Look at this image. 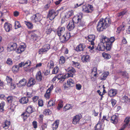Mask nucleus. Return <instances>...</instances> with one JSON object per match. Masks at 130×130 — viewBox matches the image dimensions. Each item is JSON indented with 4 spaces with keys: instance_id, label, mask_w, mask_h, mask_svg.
I'll return each mask as SVG.
<instances>
[{
    "instance_id": "8",
    "label": "nucleus",
    "mask_w": 130,
    "mask_h": 130,
    "mask_svg": "<svg viewBox=\"0 0 130 130\" xmlns=\"http://www.w3.org/2000/svg\"><path fill=\"white\" fill-rule=\"evenodd\" d=\"M75 84L74 81L71 79L68 80L67 84H65L63 85L64 88L66 89L68 87H72L74 86Z\"/></svg>"
},
{
    "instance_id": "48",
    "label": "nucleus",
    "mask_w": 130,
    "mask_h": 130,
    "mask_svg": "<svg viewBox=\"0 0 130 130\" xmlns=\"http://www.w3.org/2000/svg\"><path fill=\"white\" fill-rule=\"evenodd\" d=\"M72 106L70 104H67L64 107V109L65 111L72 109Z\"/></svg>"
},
{
    "instance_id": "40",
    "label": "nucleus",
    "mask_w": 130,
    "mask_h": 130,
    "mask_svg": "<svg viewBox=\"0 0 130 130\" xmlns=\"http://www.w3.org/2000/svg\"><path fill=\"white\" fill-rule=\"evenodd\" d=\"M78 26L83 27L85 25V22L80 19L77 23Z\"/></svg>"
},
{
    "instance_id": "37",
    "label": "nucleus",
    "mask_w": 130,
    "mask_h": 130,
    "mask_svg": "<svg viewBox=\"0 0 130 130\" xmlns=\"http://www.w3.org/2000/svg\"><path fill=\"white\" fill-rule=\"evenodd\" d=\"M82 10L84 12L87 13L91 12L89 9H88L86 5H84L82 7Z\"/></svg>"
},
{
    "instance_id": "26",
    "label": "nucleus",
    "mask_w": 130,
    "mask_h": 130,
    "mask_svg": "<svg viewBox=\"0 0 130 130\" xmlns=\"http://www.w3.org/2000/svg\"><path fill=\"white\" fill-rule=\"evenodd\" d=\"M73 14V11L72 10H70L66 12L64 16V18H68Z\"/></svg>"
},
{
    "instance_id": "28",
    "label": "nucleus",
    "mask_w": 130,
    "mask_h": 130,
    "mask_svg": "<svg viewBox=\"0 0 130 130\" xmlns=\"http://www.w3.org/2000/svg\"><path fill=\"white\" fill-rule=\"evenodd\" d=\"M121 101L123 103H128L130 102V99L127 96L124 95L121 98Z\"/></svg>"
},
{
    "instance_id": "11",
    "label": "nucleus",
    "mask_w": 130,
    "mask_h": 130,
    "mask_svg": "<svg viewBox=\"0 0 130 130\" xmlns=\"http://www.w3.org/2000/svg\"><path fill=\"white\" fill-rule=\"evenodd\" d=\"M31 62L29 60H28L26 61L21 62L19 64V67L21 68L24 67L27 68L31 65Z\"/></svg>"
},
{
    "instance_id": "39",
    "label": "nucleus",
    "mask_w": 130,
    "mask_h": 130,
    "mask_svg": "<svg viewBox=\"0 0 130 130\" xmlns=\"http://www.w3.org/2000/svg\"><path fill=\"white\" fill-rule=\"evenodd\" d=\"M102 56L104 58L107 59H108L111 58V56L110 54L105 53H102Z\"/></svg>"
},
{
    "instance_id": "63",
    "label": "nucleus",
    "mask_w": 130,
    "mask_h": 130,
    "mask_svg": "<svg viewBox=\"0 0 130 130\" xmlns=\"http://www.w3.org/2000/svg\"><path fill=\"white\" fill-rule=\"evenodd\" d=\"M6 62L8 64H11L12 63V61L10 58H8Z\"/></svg>"
},
{
    "instance_id": "58",
    "label": "nucleus",
    "mask_w": 130,
    "mask_h": 130,
    "mask_svg": "<svg viewBox=\"0 0 130 130\" xmlns=\"http://www.w3.org/2000/svg\"><path fill=\"white\" fill-rule=\"evenodd\" d=\"M16 105H15L14 104L12 103L11 105L10 109L12 110V111H14L16 107Z\"/></svg>"
},
{
    "instance_id": "43",
    "label": "nucleus",
    "mask_w": 130,
    "mask_h": 130,
    "mask_svg": "<svg viewBox=\"0 0 130 130\" xmlns=\"http://www.w3.org/2000/svg\"><path fill=\"white\" fill-rule=\"evenodd\" d=\"M65 58L63 56L60 57L59 60V62L60 64H62L65 62Z\"/></svg>"
},
{
    "instance_id": "2",
    "label": "nucleus",
    "mask_w": 130,
    "mask_h": 130,
    "mask_svg": "<svg viewBox=\"0 0 130 130\" xmlns=\"http://www.w3.org/2000/svg\"><path fill=\"white\" fill-rule=\"evenodd\" d=\"M110 23V19L109 18H106L105 19H101L97 25V31L99 32L102 31L109 26Z\"/></svg>"
},
{
    "instance_id": "49",
    "label": "nucleus",
    "mask_w": 130,
    "mask_h": 130,
    "mask_svg": "<svg viewBox=\"0 0 130 130\" xmlns=\"http://www.w3.org/2000/svg\"><path fill=\"white\" fill-rule=\"evenodd\" d=\"M95 130H100L102 129V125L100 123H98L96 125Z\"/></svg>"
},
{
    "instance_id": "36",
    "label": "nucleus",
    "mask_w": 130,
    "mask_h": 130,
    "mask_svg": "<svg viewBox=\"0 0 130 130\" xmlns=\"http://www.w3.org/2000/svg\"><path fill=\"white\" fill-rule=\"evenodd\" d=\"M109 74V73L106 72L102 74L101 76V79L102 80H104L107 78V76Z\"/></svg>"
},
{
    "instance_id": "5",
    "label": "nucleus",
    "mask_w": 130,
    "mask_h": 130,
    "mask_svg": "<svg viewBox=\"0 0 130 130\" xmlns=\"http://www.w3.org/2000/svg\"><path fill=\"white\" fill-rule=\"evenodd\" d=\"M71 36L70 33L67 32L63 35L62 37L60 38V39L61 42L64 43L68 40Z\"/></svg>"
},
{
    "instance_id": "14",
    "label": "nucleus",
    "mask_w": 130,
    "mask_h": 130,
    "mask_svg": "<svg viewBox=\"0 0 130 130\" xmlns=\"http://www.w3.org/2000/svg\"><path fill=\"white\" fill-rule=\"evenodd\" d=\"M65 28L64 27H59L57 29V32L58 36L60 37L63 34L65 30Z\"/></svg>"
},
{
    "instance_id": "3",
    "label": "nucleus",
    "mask_w": 130,
    "mask_h": 130,
    "mask_svg": "<svg viewBox=\"0 0 130 130\" xmlns=\"http://www.w3.org/2000/svg\"><path fill=\"white\" fill-rule=\"evenodd\" d=\"M61 9L55 11L54 10L52 9L50 10L47 16V17L49 18V19L52 20L55 17L57 16L59 13V11Z\"/></svg>"
},
{
    "instance_id": "20",
    "label": "nucleus",
    "mask_w": 130,
    "mask_h": 130,
    "mask_svg": "<svg viewBox=\"0 0 130 130\" xmlns=\"http://www.w3.org/2000/svg\"><path fill=\"white\" fill-rule=\"evenodd\" d=\"M36 83V81L34 78H31L28 80L27 86L28 87H32Z\"/></svg>"
},
{
    "instance_id": "64",
    "label": "nucleus",
    "mask_w": 130,
    "mask_h": 130,
    "mask_svg": "<svg viewBox=\"0 0 130 130\" xmlns=\"http://www.w3.org/2000/svg\"><path fill=\"white\" fill-rule=\"evenodd\" d=\"M9 85H10L11 86V89H14L15 87V85L14 84L12 83V82L9 84Z\"/></svg>"
},
{
    "instance_id": "22",
    "label": "nucleus",
    "mask_w": 130,
    "mask_h": 130,
    "mask_svg": "<svg viewBox=\"0 0 130 130\" xmlns=\"http://www.w3.org/2000/svg\"><path fill=\"white\" fill-rule=\"evenodd\" d=\"M10 121L5 120L3 124V127L5 129H7L10 126Z\"/></svg>"
},
{
    "instance_id": "9",
    "label": "nucleus",
    "mask_w": 130,
    "mask_h": 130,
    "mask_svg": "<svg viewBox=\"0 0 130 130\" xmlns=\"http://www.w3.org/2000/svg\"><path fill=\"white\" fill-rule=\"evenodd\" d=\"M17 47V45L16 43H11L8 45L7 50L9 52L14 50Z\"/></svg>"
},
{
    "instance_id": "55",
    "label": "nucleus",
    "mask_w": 130,
    "mask_h": 130,
    "mask_svg": "<svg viewBox=\"0 0 130 130\" xmlns=\"http://www.w3.org/2000/svg\"><path fill=\"white\" fill-rule=\"evenodd\" d=\"M92 46H89L88 47V48L89 50V51L90 52H92L93 51V50L94 49V45H92Z\"/></svg>"
},
{
    "instance_id": "33",
    "label": "nucleus",
    "mask_w": 130,
    "mask_h": 130,
    "mask_svg": "<svg viewBox=\"0 0 130 130\" xmlns=\"http://www.w3.org/2000/svg\"><path fill=\"white\" fill-rule=\"evenodd\" d=\"M82 59L84 62H88L90 59V56L88 55L83 56L82 57Z\"/></svg>"
},
{
    "instance_id": "34",
    "label": "nucleus",
    "mask_w": 130,
    "mask_h": 130,
    "mask_svg": "<svg viewBox=\"0 0 130 130\" xmlns=\"http://www.w3.org/2000/svg\"><path fill=\"white\" fill-rule=\"evenodd\" d=\"M69 75V76H72V74H70V75H69V74H66L64 76H61V78L59 79L60 80V83H62L64 80V79L65 78H67L68 77Z\"/></svg>"
},
{
    "instance_id": "7",
    "label": "nucleus",
    "mask_w": 130,
    "mask_h": 130,
    "mask_svg": "<svg viewBox=\"0 0 130 130\" xmlns=\"http://www.w3.org/2000/svg\"><path fill=\"white\" fill-rule=\"evenodd\" d=\"M83 14L82 13H80L75 16L72 19V22L75 23H77L80 19L83 18Z\"/></svg>"
},
{
    "instance_id": "56",
    "label": "nucleus",
    "mask_w": 130,
    "mask_h": 130,
    "mask_svg": "<svg viewBox=\"0 0 130 130\" xmlns=\"http://www.w3.org/2000/svg\"><path fill=\"white\" fill-rule=\"evenodd\" d=\"M73 65L76 67L79 68L80 67L79 64L77 62H75L73 61L72 62Z\"/></svg>"
},
{
    "instance_id": "6",
    "label": "nucleus",
    "mask_w": 130,
    "mask_h": 130,
    "mask_svg": "<svg viewBox=\"0 0 130 130\" xmlns=\"http://www.w3.org/2000/svg\"><path fill=\"white\" fill-rule=\"evenodd\" d=\"M50 48V45L48 44L45 45L40 49L38 51L39 54H42L47 51Z\"/></svg>"
},
{
    "instance_id": "29",
    "label": "nucleus",
    "mask_w": 130,
    "mask_h": 130,
    "mask_svg": "<svg viewBox=\"0 0 130 130\" xmlns=\"http://www.w3.org/2000/svg\"><path fill=\"white\" fill-rule=\"evenodd\" d=\"M41 73L40 71L38 72L36 74V80L39 82L41 81L42 79Z\"/></svg>"
},
{
    "instance_id": "15",
    "label": "nucleus",
    "mask_w": 130,
    "mask_h": 130,
    "mask_svg": "<svg viewBox=\"0 0 130 130\" xmlns=\"http://www.w3.org/2000/svg\"><path fill=\"white\" fill-rule=\"evenodd\" d=\"M4 28L7 32H9L12 29V25L9 23H5L4 24Z\"/></svg>"
},
{
    "instance_id": "32",
    "label": "nucleus",
    "mask_w": 130,
    "mask_h": 130,
    "mask_svg": "<svg viewBox=\"0 0 130 130\" xmlns=\"http://www.w3.org/2000/svg\"><path fill=\"white\" fill-rule=\"evenodd\" d=\"M59 124V121L58 120H56L55 122L52 124V127L53 130L56 129L58 128Z\"/></svg>"
},
{
    "instance_id": "41",
    "label": "nucleus",
    "mask_w": 130,
    "mask_h": 130,
    "mask_svg": "<svg viewBox=\"0 0 130 130\" xmlns=\"http://www.w3.org/2000/svg\"><path fill=\"white\" fill-rule=\"evenodd\" d=\"M5 104V103L4 102H2L0 103V111L2 112L4 110V107Z\"/></svg>"
},
{
    "instance_id": "54",
    "label": "nucleus",
    "mask_w": 130,
    "mask_h": 130,
    "mask_svg": "<svg viewBox=\"0 0 130 130\" xmlns=\"http://www.w3.org/2000/svg\"><path fill=\"white\" fill-rule=\"evenodd\" d=\"M8 84H9L12 82V79L10 76H7L6 78Z\"/></svg>"
},
{
    "instance_id": "4",
    "label": "nucleus",
    "mask_w": 130,
    "mask_h": 130,
    "mask_svg": "<svg viewBox=\"0 0 130 130\" xmlns=\"http://www.w3.org/2000/svg\"><path fill=\"white\" fill-rule=\"evenodd\" d=\"M42 18V15L39 13H37L31 17V19L32 22L36 23L40 21Z\"/></svg>"
},
{
    "instance_id": "42",
    "label": "nucleus",
    "mask_w": 130,
    "mask_h": 130,
    "mask_svg": "<svg viewBox=\"0 0 130 130\" xmlns=\"http://www.w3.org/2000/svg\"><path fill=\"white\" fill-rule=\"evenodd\" d=\"M25 23L29 29H31L33 28V25L31 23L25 21Z\"/></svg>"
},
{
    "instance_id": "30",
    "label": "nucleus",
    "mask_w": 130,
    "mask_h": 130,
    "mask_svg": "<svg viewBox=\"0 0 130 130\" xmlns=\"http://www.w3.org/2000/svg\"><path fill=\"white\" fill-rule=\"evenodd\" d=\"M34 111V109L33 107L31 106H28L26 109V112L29 114L33 112Z\"/></svg>"
},
{
    "instance_id": "62",
    "label": "nucleus",
    "mask_w": 130,
    "mask_h": 130,
    "mask_svg": "<svg viewBox=\"0 0 130 130\" xmlns=\"http://www.w3.org/2000/svg\"><path fill=\"white\" fill-rule=\"evenodd\" d=\"M32 124L34 128H37V123L36 121H34L32 122Z\"/></svg>"
},
{
    "instance_id": "17",
    "label": "nucleus",
    "mask_w": 130,
    "mask_h": 130,
    "mask_svg": "<svg viewBox=\"0 0 130 130\" xmlns=\"http://www.w3.org/2000/svg\"><path fill=\"white\" fill-rule=\"evenodd\" d=\"M26 47V45L24 44L21 45L17 48L16 52L18 53H21L25 50Z\"/></svg>"
},
{
    "instance_id": "10",
    "label": "nucleus",
    "mask_w": 130,
    "mask_h": 130,
    "mask_svg": "<svg viewBox=\"0 0 130 130\" xmlns=\"http://www.w3.org/2000/svg\"><path fill=\"white\" fill-rule=\"evenodd\" d=\"M82 118V116L80 115H75L73 117L72 119L73 123L75 125L78 123Z\"/></svg>"
},
{
    "instance_id": "1",
    "label": "nucleus",
    "mask_w": 130,
    "mask_h": 130,
    "mask_svg": "<svg viewBox=\"0 0 130 130\" xmlns=\"http://www.w3.org/2000/svg\"><path fill=\"white\" fill-rule=\"evenodd\" d=\"M114 37H111L109 39L106 36H104L100 41L97 47V49L101 51H104L106 50L107 51H110L112 47V43L115 40Z\"/></svg>"
},
{
    "instance_id": "16",
    "label": "nucleus",
    "mask_w": 130,
    "mask_h": 130,
    "mask_svg": "<svg viewBox=\"0 0 130 130\" xmlns=\"http://www.w3.org/2000/svg\"><path fill=\"white\" fill-rule=\"evenodd\" d=\"M66 70L68 72V73L66 74H69V75H70V74L72 75V76H68V77H73V74L76 72V71L75 69L72 67H69Z\"/></svg>"
},
{
    "instance_id": "53",
    "label": "nucleus",
    "mask_w": 130,
    "mask_h": 130,
    "mask_svg": "<svg viewBox=\"0 0 130 130\" xmlns=\"http://www.w3.org/2000/svg\"><path fill=\"white\" fill-rule=\"evenodd\" d=\"M59 69L58 67L56 66L52 70V73L54 74H56L58 72Z\"/></svg>"
},
{
    "instance_id": "38",
    "label": "nucleus",
    "mask_w": 130,
    "mask_h": 130,
    "mask_svg": "<svg viewBox=\"0 0 130 130\" xmlns=\"http://www.w3.org/2000/svg\"><path fill=\"white\" fill-rule=\"evenodd\" d=\"M124 27L125 26L123 24L120 26L118 28L117 31L119 33L121 31L124 30L125 29Z\"/></svg>"
},
{
    "instance_id": "59",
    "label": "nucleus",
    "mask_w": 130,
    "mask_h": 130,
    "mask_svg": "<svg viewBox=\"0 0 130 130\" xmlns=\"http://www.w3.org/2000/svg\"><path fill=\"white\" fill-rule=\"evenodd\" d=\"M38 104L39 106H42L43 105V101L42 100H39L38 101Z\"/></svg>"
},
{
    "instance_id": "52",
    "label": "nucleus",
    "mask_w": 130,
    "mask_h": 130,
    "mask_svg": "<svg viewBox=\"0 0 130 130\" xmlns=\"http://www.w3.org/2000/svg\"><path fill=\"white\" fill-rule=\"evenodd\" d=\"M63 102L62 100H60L58 103V106L57 107V109L59 110L62 108L63 106Z\"/></svg>"
},
{
    "instance_id": "18",
    "label": "nucleus",
    "mask_w": 130,
    "mask_h": 130,
    "mask_svg": "<svg viewBox=\"0 0 130 130\" xmlns=\"http://www.w3.org/2000/svg\"><path fill=\"white\" fill-rule=\"evenodd\" d=\"M26 47V45L24 44L21 45L17 48L16 52L18 53H21L25 50Z\"/></svg>"
},
{
    "instance_id": "35",
    "label": "nucleus",
    "mask_w": 130,
    "mask_h": 130,
    "mask_svg": "<svg viewBox=\"0 0 130 130\" xmlns=\"http://www.w3.org/2000/svg\"><path fill=\"white\" fill-rule=\"evenodd\" d=\"M124 121L126 123V124H124L123 125L124 128L128 124V122H130V124L128 126V128H129L130 127V117H126L124 120Z\"/></svg>"
},
{
    "instance_id": "25",
    "label": "nucleus",
    "mask_w": 130,
    "mask_h": 130,
    "mask_svg": "<svg viewBox=\"0 0 130 130\" xmlns=\"http://www.w3.org/2000/svg\"><path fill=\"white\" fill-rule=\"evenodd\" d=\"M29 101L28 98L27 97L22 98L19 100V102L21 104H25L27 103Z\"/></svg>"
},
{
    "instance_id": "45",
    "label": "nucleus",
    "mask_w": 130,
    "mask_h": 130,
    "mask_svg": "<svg viewBox=\"0 0 130 130\" xmlns=\"http://www.w3.org/2000/svg\"><path fill=\"white\" fill-rule=\"evenodd\" d=\"M54 66L53 62L52 61H49L47 64V67L49 69L52 68Z\"/></svg>"
},
{
    "instance_id": "57",
    "label": "nucleus",
    "mask_w": 130,
    "mask_h": 130,
    "mask_svg": "<svg viewBox=\"0 0 130 130\" xmlns=\"http://www.w3.org/2000/svg\"><path fill=\"white\" fill-rule=\"evenodd\" d=\"M13 99V97L11 96H8L7 99L8 102L9 103H12Z\"/></svg>"
},
{
    "instance_id": "46",
    "label": "nucleus",
    "mask_w": 130,
    "mask_h": 130,
    "mask_svg": "<svg viewBox=\"0 0 130 130\" xmlns=\"http://www.w3.org/2000/svg\"><path fill=\"white\" fill-rule=\"evenodd\" d=\"M51 95V92L49 91L46 90V93L44 95V97L46 99H48L50 98Z\"/></svg>"
},
{
    "instance_id": "47",
    "label": "nucleus",
    "mask_w": 130,
    "mask_h": 130,
    "mask_svg": "<svg viewBox=\"0 0 130 130\" xmlns=\"http://www.w3.org/2000/svg\"><path fill=\"white\" fill-rule=\"evenodd\" d=\"M49 27V25H48L46 26L45 27V29H46V33L47 34H50L51 32L52 31V29L51 28H49L48 29V28Z\"/></svg>"
},
{
    "instance_id": "60",
    "label": "nucleus",
    "mask_w": 130,
    "mask_h": 130,
    "mask_svg": "<svg viewBox=\"0 0 130 130\" xmlns=\"http://www.w3.org/2000/svg\"><path fill=\"white\" fill-rule=\"evenodd\" d=\"M19 2L21 4H26L27 3V0H19Z\"/></svg>"
},
{
    "instance_id": "31",
    "label": "nucleus",
    "mask_w": 130,
    "mask_h": 130,
    "mask_svg": "<svg viewBox=\"0 0 130 130\" xmlns=\"http://www.w3.org/2000/svg\"><path fill=\"white\" fill-rule=\"evenodd\" d=\"M30 114L25 111L21 114V116L23 118L24 121H25L29 117Z\"/></svg>"
},
{
    "instance_id": "13",
    "label": "nucleus",
    "mask_w": 130,
    "mask_h": 130,
    "mask_svg": "<svg viewBox=\"0 0 130 130\" xmlns=\"http://www.w3.org/2000/svg\"><path fill=\"white\" fill-rule=\"evenodd\" d=\"M86 47V46L85 44L80 43L76 46L75 50L77 52L83 51Z\"/></svg>"
},
{
    "instance_id": "23",
    "label": "nucleus",
    "mask_w": 130,
    "mask_h": 130,
    "mask_svg": "<svg viewBox=\"0 0 130 130\" xmlns=\"http://www.w3.org/2000/svg\"><path fill=\"white\" fill-rule=\"evenodd\" d=\"M27 83V80L25 79H23L20 80L19 83L17 84L19 87H22L25 86Z\"/></svg>"
},
{
    "instance_id": "21",
    "label": "nucleus",
    "mask_w": 130,
    "mask_h": 130,
    "mask_svg": "<svg viewBox=\"0 0 130 130\" xmlns=\"http://www.w3.org/2000/svg\"><path fill=\"white\" fill-rule=\"evenodd\" d=\"M117 93L116 89H111L109 91L108 94L110 97H112L116 95Z\"/></svg>"
},
{
    "instance_id": "19",
    "label": "nucleus",
    "mask_w": 130,
    "mask_h": 130,
    "mask_svg": "<svg viewBox=\"0 0 130 130\" xmlns=\"http://www.w3.org/2000/svg\"><path fill=\"white\" fill-rule=\"evenodd\" d=\"M26 47V45L24 44L21 45L17 48L16 52L18 53H21L25 50Z\"/></svg>"
},
{
    "instance_id": "51",
    "label": "nucleus",
    "mask_w": 130,
    "mask_h": 130,
    "mask_svg": "<svg viewBox=\"0 0 130 130\" xmlns=\"http://www.w3.org/2000/svg\"><path fill=\"white\" fill-rule=\"evenodd\" d=\"M14 26L15 29H17L21 27V25L19 21H16L15 22Z\"/></svg>"
},
{
    "instance_id": "61",
    "label": "nucleus",
    "mask_w": 130,
    "mask_h": 130,
    "mask_svg": "<svg viewBox=\"0 0 130 130\" xmlns=\"http://www.w3.org/2000/svg\"><path fill=\"white\" fill-rule=\"evenodd\" d=\"M76 89L78 90H80L81 89L82 86L79 84H76Z\"/></svg>"
},
{
    "instance_id": "50",
    "label": "nucleus",
    "mask_w": 130,
    "mask_h": 130,
    "mask_svg": "<svg viewBox=\"0 0 130 130\" xmlns=\"http://www.w3.org/2000/svg\"><path fill=\"white\" fill-rule=\"evenodd\" d=\"M55 102L53 100H50L48 102L47 104V106L48 107H51L52 106H53L55 104Z\"/></svg>"
},
{
    "instance_id": "44",
    "label": "nucleus",
    "mask_w": 130,
    "mask_h": 130,
    "mask_svg": "<svg viewBox=\"0 0 130 130\" xmlns=\"http://www.w3.org/2000/svg\"><path fill=\"white\" fill-rule=\"evenodd\" d=\"M19 64L18 66H15L12 68V71L14 73L17 72L19 71Z\"/></svg>"
},
{
    "instance_id": "12",
    "label": "nucleus",
    "mask_w": 130,
    "mask_h": 130,
    "mask_svg": "<svg viewBox=\"0 0 130 130\" xmlns=\"http://www.w3.org/2000/svg\"><path fill=\"white\" fill-rule=\"evenodd\" d=\"M95 36L94 35H89L87 37L85 38L88 41L90 42V44L91 45H94L95 44L94 42L95 40Z\"/></svg>"
},
{
    "instance_id": "27",
    "label": "nucleus",
    "mask_w": 130,
    "mask_h": 130,
    "mask_svg": "<svg viewBox=\"0 0 130 130\" xmlns=\"http://www.w3.org/2000/svg\"><path fill=\"white\" fill-rule=\"evenodd\" d=\"M110 121L112 123L114 124H117L118 121V117L116 115L113 116L111 117Z\"/></svg>"
},
{
    "instance_id": "24",
    "label": "nucleus",
    "mask_w": 130,
    "mask_h": 130,
    "mask_svg": "<svg viewBox=\"0 0 130 130\" xmlns=\"http://www.w3.org/2000/svg\"><path fill=\"white\" fill-rule=\"evenodd\" d=\"M74 23L72 21L70 22L69 23L67 27V29L69 31H71L74 28Z\"/></svg>"
}]
</instances>
